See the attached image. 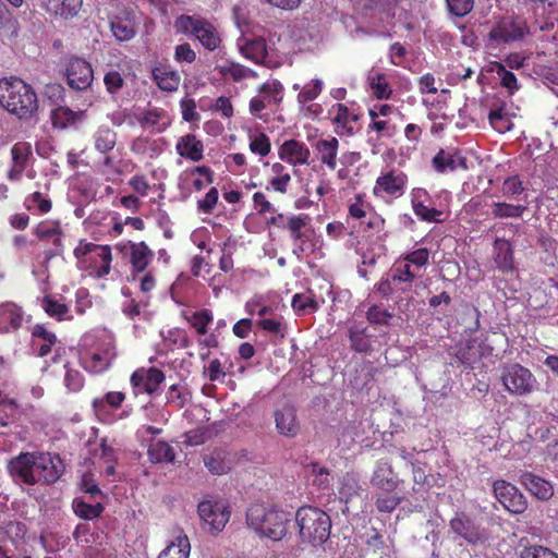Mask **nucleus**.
Masks as SVG:
<instances>
[{"label": "nucleus", "instance_id": "1", "mask_svg": "<svg viewBox=\"0 0 558 558\" xmlns=\"http://www.w3.org/2000/svg\"><path fill=\"white\" fill-rule=\"evenodd\" d=\"M64 465L58 454L50 452H21L8 463V471L15 483L29 486L53 484L63 473Z\"/></svg>", "mask_w": 558, "mask_h": 558}, {"label": "nucleus", "instance_id": "2", "mask_svg": "<svg viewBox=\"0 0 558 558\" xmlns=\"http://www.w3.org/2000/svg\"><path fill=\"white\" fill-rule=\"evenodd\" d=\"M247 526L259 537L281 541L289 532L291 513L276 506L252 504L245 515Z\"/></svg>", "mask_w": 558, "mask_h": 558}, {"label": "nucleus", "instance_id": "3", "mask_svg": "<svg viewBox=\"0 0 558 558\" xmlns=\"http://www.w3.org/2000/svg\"><path fill=\"white\" fill-rule=\"evenodd\" d=\"M0 105L20 119L32 117L38 108L33 87L14 76L0 80Z\"/></svg>", "mask_w": 558, "mask_h": 558}, {"label": "nucleus", "instance_id": "4", "mask_svg": "<svg viewBox=\"0 0 558 558\" xmlns=\"http://www.w3.org/2000/svg\"><path fill=\"white\" fill-rule=\"evenodd\" d=\"M177 33L193 38L207 51L220 48L222 37L217 26L199 14H181L174 20Z\"/></svg>", "mask_w": 558, "mask_h": 558}, {"label": "nucleus", "instance_id": "5", "mask_svg": "<svg viewBox=\"0 0 558 558\" xmlns=\"http://www.w3.org/2000/svg\"><path fill=\"white\" fill-rule=\"evenodd\" d=\"M295 521L303 542L313 546L324 544L330 536V517L319 508L304 506L298 509Z\"/></svg>", "mask_w": 558, "mask_h": 558}, {"label": "nucleus", "instance_id": "6", "mask_svg": "<svg viewBox=\"0 0 558 558\" xmlns=\"http://www.w3.org/2000/svg\"><path fill=\"white\" fill-rule=\"evenodd\" d=\"M73 255L81 269L96 278H105L111 271L112 253L110 245H100L81 240Z\"/></svg>", "mask_w": 558, "mask_h": 558}, {"label": "nucleus", "instance_id": "7", "mask_svg": "<svg viewBox=\"0 0 558 558\" xmlns=\"http://www.w3.org/2000/svg\"><path fill=\"white\" fill-rule=\"evenodd\" d=\"M283 87L280 82H267L258 87V95L253 97L248 104L250 113L267 122L282 99Z\"/></svg>", "mask_w": 558, "mask_h": 558}, {"label": "nucleus", "instance_id": "8", "mask_svg": "<svg viewBox=\"0 0 558 558\" xmlns=\"http://www.w3.org/2000/svg\"><path fill=\"white\" fill-rule=\"evenodd\" d=\"M280 229L288 231L293 242V254L300 258L307 250H312L314 229L311 227V218L306 214L291 215Z\"/></svg>", "mask_w": 558, "mask_h": 558}, {"label": "nucleus", "instance_id": "9", "mask_svg": "<svg viewBox=\"0 0 558 558\" xmlns=\"http://www.w3.org/2000/svg\"><path fill=\"white\" fill-rule=\"evenodd\" d=\"M530 35L526 21L521 16H504L489 31L488 40L495 46L510 45Z\"/></svg>", "mask_w": 558, "mask_h": 558}, {"label": "nucleus", "instance_id": "10", "mask_svg": "<svg viewBox=\"0 0 558 558\" xmlns=\"http://www.w3.org/2000/svg\"><path fill=\"white\" fill-rule=\"evenodd\" d=\"M500 379L510 395L524 396L534 391L537 380L533 373L519 363L502 366Z\"/></svg>", "mask_w": 558, "mask_h": 558}, {"label": "nucleus", "instance_id": "11", "mask_svg": "<svg viewBox=\"0 0 558 558\" xmlns=\"http://www.w3.org/2000/svg\"><path fill=\"white\" fill-rule=\"evenodd\" d=\"M408 177L398 169L381 172L376 179L373 195L384 201H392L402 196L405 192Z\"/></svg>", "mask_w": 558, "mask_h": 558}, {"label": "nucleus", "instance_id": "12", "mask_svg": "<svg viewBox=\"0 0 558 558\" xmlns=\"http://www.w3.org/2000/svg\"><path fill=\"white\" fill-rule=\"evenodd\" d=\"M165 373L155 366L138 367L130 377V384L135 397L146 393L154 396L159 391L160 385L165 381Z\"/></svg>", "mask_w": 558, "mask_h": 558}, {"label": "nucleus", "instance_id": "13", "mask_svg": "<svg viewBox=\"0 0 558 558\" xmlns=\"http://www.w3.org/2000/svg\"><path fill=\"white\" fill-rule=\"evenodd\" d=\"M32 233L39 241H48L50 239L52 240L51 247L45 251L46 259H51L62 255L64 251V245L62 243L64 232L59 220H41L33 228Z\"/></svg>", "mask_w": 558, "mask_h": 558}, {"label": "nucleus", "instance_id": "14", "mask_svg": "<svg viewBox=\"0 0 558 558\" xmlns=\"http://www.w3.org/2000/svg\"><path fill=\"white\" fill-rule=\"evenodd\" d=\"M493 490L496 499L502 507L514 514L523 513L527 508V502L523 494L511 483L498 480L493 484Z\"/></svg>", "mask_w": 558, "mask_h": 558}, {"label": "nucleus", "instance_id": "15", "mask_svg": "<svg viewBox=\"0 0 558 558\" xmlns=\"http://www.w3.org/2000/svg\"><path fill=\"white\" fill-rule=\"evenodd\" d=\"M116 356V347L109 341L95 351L82 354L81 364L90 374H101L110 368Z\"/></svg>", "mask_w": 558, "mask_h": 558}, {"label": "nucleus", "instance_id": "16", "mask_svg": "<svg viewBox=\"0 0 558 558\" xmlns=\"http://www.w3.org/2000/svg\"><path fill=\"white\" fill-rule=\"evenodd\" d=\"M64 75L68 85L75 90H86L92 85L94 78L90 63L77 57L69 59Z\"/></svg>", "mask_w": 558, "mask_h": 558}, {"label": "nucleus", "instance_id": "17", "mask_svg": "<svg viewBox=\"0 0 558 558\" xmlns=\"http://www.w3.org/2000/svg\"><path fill=\"white\" fill-rule=\"evenodd\" d=\"M449 527L456 536L463 538L470 545H478L487 541L485 530L476 525L463 512L450 520Z\"/></svg>", "mask_w": 558, "mask_h": 558}, {"label": "nucleus", "instance_id": "18", "mask_svg": "<svg viewBox=\"0 0 558 558\" xmlns=\"http://www.w3.org/2000/svg\"><path fill=\"white\" fill-rule=\"evenodd\" d=\"M197 510L199 518L216 532L223 530L231 515L229 507L219 501L204 500L198 504Z\"/></svg>", "mask_w": 558, "mask_h": 558}, {"label": "nucleus", "instance_id": "19", "mask_svg": "<svg viewBox=\"0 0 558 558\" xmlns=\"http://www.w3.org/2000/svg\"><path fill=\"white\" fill-rule=\"evenodd\" d=\"M400 484V480L396 474L392 464L386 459L376 461L374 471L371 476V485L383 492L392 493Z\"/></svg>", "mask_w": 558, "mask_h": 558}, {"label": "nucleus", "instance_id": "20", "mask_svg": "<svg viewBox=\"0 0 558 558\" xmlns=\"http://www.w3.org/2000/svg\"><path fill=\"white\" fill-rule=\"evenodd\" d=\"M278 156L282 161L298 167L310 163L311 151L304 142L291 138L279 146Z\"/></svg>", "mask_w": 558, "mask_h": 558}, {"label": "nucleus", "instance_id": "21", "mask_svg": "<svg viewBox=\"0 0 558 558\" xmlns=\"http://www.w3.org/2000/svg\"><path fill=\"white\" fill-rule=\"evenodd\" d=\"M151 76L156 85L163 92H175L181 82L179 72L167 61L157 62L151 68Z\"/></svg>", "mask_w": 558, "mask_h": 558}, {"label": "nucleus", "instance_id": "22", "mask_svg": "<svg viewBox=\"0 0 558 558\" xmlns=\"http://www.w3.org/2000/svg\"><path fill=\"white\" fill-rule=\"evenodd\" d=\"M38 3L50 16L71 20L81 11L83 0H38Z\"/></svg>", "mask_w": 558, "mask_h": 558}, {"label": "nucleus", "instance_id": "23", "mask_svg": "<svg viewBox=\"0 0 558 558\" xmlns=\"http://www.w3.org/2000/svg\"><path fill=\"white\" fill-rule=\"evenodd\" d=\"M154 257L155 253L146 242L141 241L130 244L131 275L134 280L140 274H144L147 270Z\"/></svg>", "mask_w": 558, "mask_h": 558}, {"label": "nucleus", "instance_id": "24", "mask_svg": "<svg viewBox=\"0 0 558 558\" xmlns=\"http://www.w3.org/2000/svg\"><path fill=\"white\" fill-rule=\"evenodd\" d=\"M276 429L284 437L293 438L300 432V423L296 417V411L291 405H283L274 413Z\"/></svg>", "mask_w": 558, "mask_h": 558}, {"label": "nucleus", "instance_id": "25", "mask_svg": "<svg viewBox=\"0 0 558 558\" xmlns=\"http://www.w3.org/2000/svg\"><path fill=\"white\" fill-rule=\"evenodd\" d=\"M329 113L332 114V123L336 125L339 134L352 136L356 132L354 124L359 121L360 117L344 104L333 105Z\"/></svg>", "mask_w": 558, "mask_h": 558}, {"label": "nucleus", "instance_id": "26", "mask_svg": "<svg viewBox=\"0 0 558 558\" xmlns=\"http://www.w3.org/2000/svg\"><path fill=\"white\" fill-rule=\"evenodd\" d=\"M177 154L192 162H198L204 158V144L193 133L180 136L175 143Z\"/></svg>", "mask_w": 558, "mask_h": 558}, {"label": "nucleus", "instance_id": "27", "mask_svg": "<svg viewBox=\"0 0 558 558\" xmlns=\"http://www.w3.org/2000/svg\"><path fill=\"white\" fill-rule=\"evenodd\" d=\"M11 155L13 165L8 172V178L11 181H19L28 166L32 157V146L27 142H17L12 146Z\"/></svg>", "mask_w": 558, "mask_h": 558}, {"label": "nucleus", "instance_id": "28", "mask_svg": "<svg viewBox=\"0 0 558 558\" xmlns=\"http://www.w3.org/2000/svg\"><path fill=\"white\" fill-rule=\"evenodd\" d=\"M313 147L319 162L333 171L337 168V156L339 149L338 138L335 136L318 138L314 143Z\"/></svg>", "mask_w": 558, "mask_h": 558}, {"label": "nucleus", "instance_id": "29", "mask_svg": "<svg viewBox=\"0 0 558 558\" xmlns=\"http://www.w3.org/2000/svg\"><path fill=\"white\" fill-rule=\"evenodd\" d=\"M389 276L391 277V283H395L396 288L401 293H405L412 290L413 282L416 278L414 269L409 268V264L397 259L390 268Z\"/></svg>", "mask_w": 558, "mask_h": 558}, {"label": "nucleus", "instance_id": "30", "mask_svg": "<svg viewBox=\"0 0 558 558\" xmlns=\"http://www.w3.org/2000/svg\"><path fill=\"white\" fill-rule=\"evenodd\" d=\"M521 484L535 497L541 500H548L553 494V485L531 472H525L520 477Z\"/></svg>", "mask_w": 558, "mask_h": 558}, {"label": "nucleus", "instance_id": "31", "mask_svg": "<svg viewBox=\"0 0 558 558\" xmlns=\"http://www.w3.org/2000/svg\"><path fill=\"white\" fill-rule=\"evenodd\" d=\"M182 317L198 336H206L209 325L214 322L213 312L208 308L186 310L182 312Z\"/></svg>", "mask_w": 558, "mask_h": 558}, {"label": "nucleus", "instance_id": "32", "mask_svg": "<svg viewBox=\"0 0 558 558\" xmlns=\"http://www.w3.org/2000/svg\"><path fill=\"white\" fill-rule=\"evenodd\" d=\"M216 71L221 75L223 80H231L235 83L247 78H254L257 75L254 70L232 61L217 64Z\"/></svg>", "mask_w": 558, "mask_h": 558}, {"label": "nucleus", "instance_id": "33", "mask_svg": "<svg viewBox=\"0 0 558 558\" xmlns=\"http://www.w3.org/2000/svg\"><path fill=\"white\" fill-rule=\"evenodd\" d=\"M270 171L271 178L268 181L266 190H272L280 194L288 193L292 178L287 167L281 162H275L271 165Z\"/></svg>", "mask_w": 558, "mask_h": 558}, {"label": "nucleus", "instance_id": "34", "mask_svg": "<svg viewBox=\"0 0 558 558\" xmlns=\"http://www.w3.org/2000/svg\"><path fill=\"white\" fill-rule=\"evenodd\" d=\"M147 457L150 463H173L175 452L172 446L163 440H151L148 445Z\"/></svg>", "mask_w": 558, "mask_h": 558}, {"label": "nucleus", "instance_id": "35", "mask_svg": "<svg viewBox=\"0 0 558 558\" xmlns=\"http://www.w3.org/2000/svg\"><path fill=\"white\" fill-rule=\"evenodd\" d=\"M291 306L298 316L312 314L319 310L316 295L311 290L305 293H295L292 296Z\"/></svg>", "mask_w": 558, "mask_h": 558}, {"label": "nucleus", "instance_id": "36", "mask_svg": "<svg viewBox=\"0 0 558 558\" xmlns=\"http://www.w3.org/2000/svg\"><path fill=\"white\" fill-rule=\"evenodd\" d=\"M191 544L189 537L180 533L157 558H190Z\"/></svg>", "mask_w": 558, "mask_h": 558}, {"label": "nucleus", "instance_id": "37", "mask_svg": "<svg viewBox=\"0 0 558 558\" xmlns=\"http://www.w3.org/2000/svg\"><path fill=\"white\" fill-rule=\"evenodd\" d=\"M495 264L497 268L504 272L513 270V250L509 241H495Z\"/></svg>", "mask_w": 558, "mask_h": 558}, {"label": "nucleus", "instance_id": "38", "mask_svg": "<svg viewBox=\"0 0 558 558\" xmlns=\"http://www.w3.org/2000/svg\"><path fill=\"white\" fill-rule=\"evenodd\" d=\"M371 337L367 327L354 325L349 328L350 348L355 352H368L372 349Z\"/></svg>", "mask_w": 558, "mask_h": 558}, {"label": "nucleus", "instance_id": "39", "mask_svg": "<svg viewBox=\"0 0 558 558\" xmlns=\"http://www.w3.org/2000/svg\"><path fill=\"white\" fill-rule=\"evenodd\" d=\"M492 216L498 219L507 218H522L524 213L527 210L526 205L513 204L507 202H494L490 206Z\"/></svg>", "mask_w": 558, "mask_h": 558}, {"label": "nucleus", "instance_id": "40", "mask_svg": "<svg viewBox=\"0 0 558 558\" xmlns=\"http://www.w3.org/2000/svg\"><path fill=\"white\" fill-rule=\"evenodd\" d=\"M240 50L244 58L252 60L254 63H260L267 57V44L262 37L246 41Z\"/></svg>", "mask_w": 558, "mask_h": 558}, {"label": "nucleus", "instance_id": "41", "mask_svg": "<svg viewBox=\"0 0 558 558\" xmlns=\"http://www.w3.org/2000/svg\"><path fill=\"white\" fill-rule=\"evenodd\" d=\"M117 143V133L107 125H101L94 134L95 149L101 154L111 151Z\"/></svg>", "mask_w": 558, "mask_h": 558}, {"label": "nucleus", "instance_id": "42", "mask_svg": "<svg viewBox=\"0 0 558 558\" xmlns=\"http://www.w3.org/2000/svg\"><path fill=\"white\" fill-rule=\"evenodd\" d=\"M83 116V112H76L69 107L60 106L52 110V125L58 129H65L74 125Z\"/></svg>", "mask_w": 558, "mask_h": 558}, {"label": "nucleus", "instance_id": "43", "mask_svg": "<svg viewBox=\"0 0 558 558\" xmlns=\"http://www.w3.org/2000/svg\"><path fill=\"white\" fill-rule=\"evenodd\" d=\"M430 203H416V205L411 206L414 215L421 220L425 222H434V223H441L445 221L444 211L440 209H437L433 206Z\"/></svg>", "mask_w": 558, "mask_h": 558}, {"label": "nucleus", "instance_id": "44", "mask_svg": "<svg viewBox=\"0 0 558 558\" xmlns=\"http://www.w3.org/2000/svg\"><path fill=\"white\" fill-rule=\"evenodd\" d=\"M110 29L119 41L131 40L136 34L134 24L130 20L118 16L111 20Z\"/></svg>", "mask_w": 558, "mask_h": 558}, {"label": "nucleus", "instance_id": "45", "mask_svg": "<svg viewBox=\"0 0 558 558\" xmlns=\"http://www.w3.org/2000/svg\"><path fill=\"white\" fill-rule=\"evenodd\" d=\"M125 399L126 395L123 391H109L101 398H95L92 404L96 411H104L106 407L117 410L121 408Z\"/></svg>", "mask_w": 558, "mask_h": 558}, {"label": "nucleus", "instance_id": "46", "mask_svg": "<svg viewBox=\"0 0 558 558\" xmlns=\"http://www.w3.org/2000/svg\"><path fill=\"white\" fill-rule=\"evenodd\" d=\"M41 307L44 308L48 316L53 317L58 320L65 319L70 312L66 304L61 303L51 295H45L41 299Z\"/></svg>", "mask_w": 558, "mask_h": 558}, {"label": "nucleus", "instance_id": "47", "mask_svg": "<svg viewBox=\"0 0 558 558\" xmlns=\"http://www.w3.org/2000/svg\"><path fill=\"white\" fill-rule=\"evenodd\" d=\"M24 205L27 210L44 215L51 210L52 202L50 198L36 191L25 197Z\"/></svg>", "mask_w": 558, "mask_h": 558}, {"label": "nucleus", "instance_id": "48", "mask_svg": "<svg viewBox=\"0 0 558 558\" xmlns=\"http://www.w3.org/2000/svg\"><path fill=\"white\" fill-rule=\"evenodd\" d=\"M324 83L319 78H314L306 83L298 94V102L301 106H305L314 101L323 92Z\"/></svg>", "mask_w": 558, "mask_h": 558}, {"label": "nucleus", "instance_id": "49", "mask_svg": "<svg viewBox=\"0 0 558 558\" xmlns=\"http://www.w3.org/2000/svg\"><path fill=\"white\" fill-rule=\"evenodd\" d=\"M403 497L399 496L395 492L387 493L383 492L377 495L375 506L380 513H391L402 502Z\"/></svg>", "mask_w": 558, "mask_h": 558}, {"label": "nucleus", "instance_id": "50", "mask_svg": "<svg viewBox=\"0 0 558 558\" xmlns=\"http://www.w3.org/2000/svg\"><path fill=\"white\" fill-rule=\"evenodd\" d=\"M477 342V338L469 340L466 342L458 343L454 347V356L457 361L464 366H471L476 360V353L474 351V343Z\"/></svg>", "mask_w": 558, "mask_h": 558}, {"label": "nucleus", "instance_id": "51", "mask_svg": "<svg viewBox=\"0 0 558 558\" xmlns=\"http://www.w3.org/2000/svg\"><path fill=\"white\" fill-rule=\"evenodd\" d=\"M248 148L252 154L257 155L260 158L268 156V154L271 150V143L269 136L264 132H258L250 135Z\"/></svg>", "mask_w": 558, "mask_h": 558}, {"label": "nucleus", "instance_id": "52", "mask_svg": "<svg viewBox=\"0 0 558 558\" xmlns=\"http://www.w3.org/2000/svg\"><path fill=\"white\" fill-rule=\"evenodd\" d=\"M430 252L426 247H420L412 252L407 253L399 260L403 262V264H409V268L414 267L415 269H420L426 267L429 263Z\"/></svg>", "mask_w": 558, "mask_h": 558}, {"label": "nucleus", "instance_id": "53", "mask_svg": "<svg viewBox=\"0 0 558 558\" xmlns=\"http://www.w3.org/2000/svg\"><path fill=\"white\" fill-rule=\"evenodd\" d=\"M525 190L523 181L518 174L506 178L500 187L502 195L510 199H519V195Z\"/></svg>", "mask_w": 558, "mask_h": 558}, {"label": "nucleus", "instance_id": "54", "mask_svg": "<svg viewBox=\"0 0 558 558\" xmlns=\"http://www.w3.org/2000/svg\"><path fill=\"white\" fill-rule=\"evenodd\" d=\"M369 87L377 99H389L392 95V89L384 73H377L369 77Z\"/></svg>", "mask_w": 558, "mask_h": 558}, {"label": "nucleus", "instance_id": "55", "mask_svg": "<svg viewBox=\"0 0 558 558\" xmlns=\"http://www.w3.org/2000/svg\"><path fill=\"white\" fill-rule=\"evenodd\" d=\"M497 340H501V336L496 330L486 331L478 338V348L482 356H489L494 354L496 349Z\"/></svg>", "mask_w": 558, "mask_h": 558}, {"label": "nucleus", "instance_id": "56", "mask_svg": "<svg viewBox=\"0 0 558 558\" xmlns=\"http://www.w3.org/2000/svg\"><path fill=\"white\" fill-rule=\"evenodd\" d=\"M104 509L105 508L100 502H97L95 505H89L85 501L74 502L75 514L85 520H93L100 517Z\"/></svg>", "mask_w": 558, "mask_h": 558}, {"label": "nucleus", "instance_id": "57", "mask_svg": "<svg viewBox=\"0 0 558 558\" xmlns=\"http://www.w3.org/2000/svg\"><path fill=\"white\" fill-rule=\"evenodd\" d=\"M65 375H64V385L66 389L71 392H77L84 387L85 378L83 374L73 367L70 364L64 365Z\"/></svg>", "mask_w": 558, "mask_h": 558}, {"label": "nucleus", "instance_id": "58", "mask_svg": "<svg viewBox=\"0 0 558 558\" xmlns=\"http://www.w3.org/2000/svg\"><path fill=\"white\" fill-rule=\"evenodd\" d=\"M366 318L372 325L388 326L393 318V314L378 305H372L366 312Z\"/></svg>", "mask_w": 558, "mask_h": 558}, {"label": "nucleus", "instance_id": "59", "mask_svg": "<svg viewBox=\"0 0 558 558\" xmlns=\"http://www.w3.org/2000/svg\"><path fill=\"white\" fill-rule=\"evenodd\" d=\"M496 74L500 80V84L510 94H514L519 89L517 76L509 70L506 69L505 64L498 63L496 65Z\"/></svg>", "mask_w": 558, "mask_h": 558}, {"label": "nucleus", "instance_id": "60", "mask_svg": "<svg viewBox=\"0 0 558 558\" xmlns=\"http://www.w3.org/2000/svg\"><path fill=\"white\" fill-rule=\"evenodd\" d=\"M488 120L490 125L498 132H506L510 129V120L504 107H499L489 111Z\"/></svg>", "mask_w": 558, "mask_h": 558}, {"label": "nucleus", "instance_id": "61", "mask_svg": "<svg viewBox=\"0 0 558 558\" xmlns=\"http://www.w3.org/2000/svg\"><path fill=\"white\" fill-rule=\"evenodd\" d=\"M371 207V204L365 201L364 194H356L353 201L349 204L348 213L349 216L354 219H362L366 216L367 209Z\"/></svg>", "mask_w": 558, "mask_h": 558}, {"label": "nucleus", "instance_id": "62", "mask_svg": "<svg viewBox=\"0 0 558 558\" xmlns=\"http://www.w3.org/2000/svg\"><path fill=\"white\" fill-rule=\"evenodd\" d=\"M475 0H446V5L450 14L463 17L474 8Z\"/></svg>", "mask_w": 558, "mask_h": 558}, {"label": "nucleus", "instance_id": "63", "mask_svg": "<svg viewBox=\"0 0 558 558\" xmlns=\"http://www.w3.org/2000/svg\"><path fill=\"white\" fill-rule=\"evenodd\" d=\"M104 84L109 94H117L124 86V78L116 70L108 71L104 76Z\"/></svg>", "mask_w": 558, "mask_h": 558}, {"label": "nucleus", "instance_id": "64", "mask_svg": "<svg viewBox=\"0 0 558 558\" xmlns=\"http://www.w3.org/2000/svg\"><path fill=\"white\" fill-rule=\"evenodd\" d=\"M521 558H558V555L547 547L533 545L521 551Z\"/></svg>", "mask_w": 558, "mask_h": 558}]
</instances>
